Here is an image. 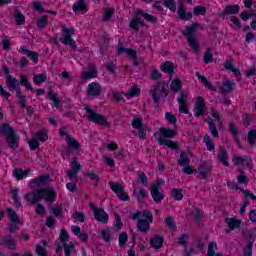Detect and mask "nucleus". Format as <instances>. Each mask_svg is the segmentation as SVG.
Wrapping results in <instances>:
<instances>
[{
	"mask_svg": "<svg viewBox=\"0 0 256 256\" xmlns=\"http://www.w3.org/2000/svg\"><path fill=\"white\" fill-rule=\"evenodd\" d=\"M224 223H226L230 231H235V229H241V225L243 224V221L237 218L226 217L224 219Z\"/></svg>",
	"mask_w": 256,
	"mask_h": 256,
	"instance_id": "5701e85b",
	"label": "nucleus"
},
{
	"mask_svg": "<svg viewBox=\"0 0 256 256\" xmlns=\"http://www.w3.org/2000/svg\"><path fill=\"white\" fill-rule=\"evenodd\" d=\"M20 53H22V55H27L30 61L34 62L35 64L39 63V53L27 49V46H21Z\"/></svg>",
	"mask_w": 256,
	"mask_h": 256,
	"instance_id": "4be33fe9",
	"label": "nucleus"
},
{
	"mask_svg": "<svg viewBox=\"0 0 256 256\" xmlns=\"http://www.w3.org/2000/svg\"><path fill=\"white\" fill-rule=\"evenodd\" d=\"M236 179L239 185H249V178L247 177V175H245V172L243 171L239 172Z\"/></svg>",
	"mask_w": 256,
	"mask_h": 256,
	"instance_id": "13d9d810",
	"label": "nucleus"
},
{
	"mask_svg": "<svg viewBox=\"0 0 256 256\" xmlns=\"http://www.w3.org/2000/svg\"><path fill=\"white\" fill-rule=\"evenodd\" d=\"M233 163L235 166L241 165L242 167H251L253 165V159H251V156L243 155V156H235Z\"/></svg>",
	"mask_w": 256,
	"mask_h": 256,
	"instance_id": "aec40b11",
	"label": "nucleus"
},
{
	"mask_svg": "<svg viewBox=\"0 0 256 256\" xmlns=\"http://www.w3.org/2000/svg\"><path fill=\"white\" fill-rule=\"evenodd\" d=\"M187 93L180 92V95L177 98L178 105H179V112L183 113L184 115H189V106H187Z\"/></svg>",
	"mask_w": 256,
	"mask_h": 256,
	"instance_id": "a211bd4d",
	"label": "nucleus"
},
{
	"mask_svg": "<svg viewBox=\"0 0 256 256\" xmlns=\"http://www.w3.org/2000/svg\"><path fill=\"white\" fill-rule=\"evenodd\" d=\"M108 185L110 187V189L113 191V193H115V195H119L121 192L124 191L123 186L121 185V183H117V182H108Z\"/></svg>",
	"mask_w": 256,
	"mask_h": 256,
	"instance_id": "09e8293b",
	"label": "nucleus"
},
{
	"mask_svg": "<svg viewBox=\"0 0 256 256\" xmlns=\"http://www.w3.org/2000/svg\"><path fill=\"white\" fill-rule=\"evenodd\" d=\"M47 99H49L51 107L54 109H63V104H61V99L59 98V93L50 90L47 92Z\"/></svg>",
	"mask_w": 256,
	"mask_h": 256,
	"instance_id": "dca6fc26",
	"label": "nucleus"
},
{
	"mask_svg": "<svg viewBox=\"0 0 256 256\" xmlns=\"http://www.w3.org/2000/svg\"><path fill=\"white\" fill-rule=\"evenodd\" d=\"M131 219L138 221L137 228L141 233H147L151 229L153 223V214L149 210L137 211L132 214Z\"/></svg>",
	"mask_w": 256,
	"mask_h": 256,
	"instance_id": "423d86ee",
	"label": "nucleus"
},
{
	"mask_svg": "<svg viewBox=\"0 0 256 256\" xmlns=\"http://www.w3.org/2000/svg\"><path fill=\"white\" fill-rule=\"evenodd\" d=\"M240 7L237 4L227 5L223 11V15H237L239 13Z\"/></svg>",
	"mask_w": 256,
	"mask_h": 256,
	"instance_id": "a18cd8bd",
	"label": "nucleus"
},
{
	"mask_svg": "<svg viewBox=\"0 0 256 256\" xmlns=\"http://www.w3.org/2000/svg\"><path fill=\"white\" fill-rule=\"evenodd\" d=\"M143 19L148 23H151V25H157L159 23L157 17L145 12L144 10L138 9L134 13V17L131 18L129 22V28L135 33H139V27H147V22Z\"/></svg>",
	"mask_w": 256,
	"mask_h": 256,
	"instance_id": "7ed1b4c3",
	"label": "nucleus"
},
{
	"mask_svg": "<svg viewBox=\"0 0 256 256\" xmlns=\"http://www.w3.org/2000/svg\"><path fill=\"white\" fill-rule=\"evenodd\" d=\"M45 81H47V74H45V73L35 74L33 77L34 85H39L40 83H45Z\"/></svg>",
	"mask_w": 256,
	"mask_h": 256,
	"instance_id": "6e6d98bb",
	"label": "nucleus"
},
{
	"mask_svg": "<svg viewBox=\"0 0 256 256\" xmlns=\"http://www.w3.org/2000/svg\"><path fill=\"white\" fill-rule=\"evenodd\" d=\"M2 243L10 251H14V249L17 248V243H15V240H13V236L11 235L4 236L2 239Z\"/></svg>",
	"mask_w": 256,
	"mask_h": 256,
	"instance_id": "58836bf2",
	"label": "nucleus"
},
{
	"mask_svg": "<svg viewBox=\"0 0 256 256\" xmlns=\"http://www.w3.org/2000/svg\"><path fill=\"white\" fill-rule=\"evenodd\" d=\"M127 241H129V235H127V232H122L118 237L119 247H125Z\"/></svg>",
	"mask_w": 256,
	"mask_h": 256,
	"instance_id": "338daca9",
	"label": "nucleus"
},
{
	"mask_svg": "<svg viewBox=\"0 0 256 256\" xmlns=\"http://www.w3.org/2000/svg\"><path fill=\"white\" fill-rule=\"evenodd\" d=\"M241 193H243V199H242V206L249 207V199H252V201H255L256 196L253 194V192L245 189H240Z\"/></svg>",
	"mask_w": 256,
	"mask_h": 256,
	"instance_id": "473e14b6",
	"label": "nucleus"
},
{
	"mask_svg": "<svg viewBox=\"0 0 256 256\" xmlns=\"http://www.w3.org/2000/svg\"><path fill=\"white\" fill-rule=\"evenodd\" d=\"M178 18L180 21H191L193 19V12H187L183 1L178 3Z\"/></svg>",
	"mask_w": 256,
	"mask_h": 256,
	"instance_id": "f3484780",
	"label": "nucleus"
},
{
	"mask_svg": "<svg viewBox=\"0 0 256 256\" xmlns=\"http://www.w3.org/2000/svg\"><path fill=\"white\" fill-rule=\"evenodd\" d=\"M101 91V84H99V82L89 83L86 89L88 97H99L101 95Z\"/></svg>",
	"mask_w": 256,
	"mask_h": 256,
	"instance_id": "6ab92c4d",
	"label": "nucleus"
},
{
	"mask_svg": "<svg viewBox=\"0 0 256 256\" xmlns=\"http://www.w3.org/2000/svg\"><path fill=\"white\" fill-rule=\"evenodd\" d=\"M6 213L8 219L11 221V223L8 225L9 233H15V231L18 229L17 225L21 224V218H19L17 211L11 207L6 208Z\"/></svg>",
	"mask_w": 256,
	"mask_h": 256,
	"instance_id": "f8f14e48",
	"label": "nucleus"
},
{
	"mask_svg": "<svg viewBox=\"0 0 256 256\" xmlns=\"http://www.w3.org/2000/svg\"><path fill=\"white\" fill-rule=\"evenodd\" d=\"M233 89H235V82L233 80H227L219 87V91L222 92L223 95L231 93Z\"/></svg>",
	"mask_w": 256,
	"mask_h": 256,
	"instance_id": "c756f323",
	"label": "nucleus"
},
{
	"mask_svg": "<svg viewBox=\"0 0 256 256\" xmlns=\"http://www.w3.org/2000/svg\"><path fill=\"white\" fill-rule=\"evenodd\" d=\"M150 195L154 203H161L163 199H165V194H163L159 189L150 188Z\"/></svg>",
	"mask_w": 256,
	"mask_h": 256,
	"instance_id": "e433bc0d",
	"label": "nucleus"
},
{
	"mask_svg": "<svg viewBox=\"0 0 256 256\" xmlns=\"http://www.w3.org/2000/svg\"><path fill=\"white\" fill-rule=\"evenodd\" d=\"M29 173H31V169L23 170L21 168H16L13 171L16 181H23V179H27V177H29Z\"/></svg>",
	"mask_w": 256,
	"mask_h": 256,
	"instance_id": "c85d7f7f",
	"label": "nucleus"
},
{
	"mask_svg": "<svg viewBox=\"0 0 256 256\" xmlns=\"http://www.w3.org/2000/svg\"><path fill=\"white\" fill-rule=\"evenodd\" d=\"M65 135H66V142L68 145V149L66 150V153H71V151H79V149H81V144L79 143V140L67 134V126H64L59 130L60 137H65Z\"/></svg>",
	"mask_w": 256,
	"mask_h": 256,
	"instance_id": "9b49d317",
	"label": "nucleus"
},
{
	"mask_svg": "<svg viewBox=\"0 0 256 256\" xmlns=\"http://www.w3.org/2000/svg\"><path fill=\"white\" fill-rule=\"evenodd\" d=\"M14 18L17 25L25 24V15H23V13H21L18 8L14 10Z\"/></svg>",
	"mask_w": 256,
	"mask_h": 256,
	"instance_id": "3c124183",
	"label": "nucleus"
},
{
	"mask_svg": "<svg viewBox=\"0 0 256 256\" xmlns=\"http://www.w3.org/2000/svg\"><path fill=\"white\" fill-rule=\"evenodd\" d=\"M0 135H4L5 142L9 149H18L19 148V134L17 130L11 127L10 123L0 124Z\"/></svg>",
	"mask_w": 256,
	"mask_h": 256,
	"instance_id": "39448f33",
	"label": "nucleus"
},
{
	"mask_svg": "<svg viewBox=\"0 0 256 256\" xmlns=\"http://www.w3.org/2000/svg\"><path fill=\"white\" fill-rule=\"evenodd\" d=\"M73 37H75V27H62V38H60L61 44L71 47L72 51H77V42Z\"/></svg>",
	"mask_w": 256,
	"mask_h": 256,
	"instance_id": "0eeeda50",
	"label": "nucleus"
},
{
	"mask_svg": "<svg viewBox=\"0 0 256 256\" xmlns=\"http://www.w3.org/2000/svg\"><path fill=\"white\" fill-rule=\"evenodd\" d=\"M170 195L174 201H183V189L181 188H172L170 191Z\"/></svg>",
	"mask_w": 256,
	"mask_h": 256,
	"instance_id": "ea45409f",
	"label": "nucleus"
},
{
	"mask_svg": "<svg viewBox=\"0 0 256 256\" xmlns=\"http://www.w3.org/2000/svg\"><path fill=\"white\" fill-rule=\"evenodd\" d=\"M203 143L206 145L207 151H209L210 153H213L215 151V142H213L209 134H206L204 136Z\"/></svg>",
	"mask_w": 256,
	"mask_h": 256,
	"instance_id": "79ce46f5",
	"label": "nucleus"
},
{
	"mask_svg": "<svg viewBox=\"0 0 256 256\" xmlns=\"http://www.w3.org/2000/svg\"><path fill=\"white\" fill-rule=\"evenodd\" d=\"M199 29L198 23H192L190 26H187L184 30V35L187 37L188 45L193 49V51H199V44L197 43V39L193 36V33Z\"/></svg>",
	"mask_w": 256,
	"mask_h": 256,
	"instance_id": "9d476101",
	"label": "nucleus"
},
{
	"mask_svg": "<svg viewBox=\"0 0 256 256\" xmlns=\"http://www.w3.org/2000/svg\"><path fill=\"white\" fill-rule=\"evenodd\" d=\"M192 215L196 223H201V221H203V217H205V212H203L199 208H195L194 211L192 212Z\"/></svg>",
	"mask_w": 256,
	"mask_h": 256,
	"instance_id": "603ef678",
	"label": "nucleus"
},
{
	"mask_svg": "<svg viewBox=\"0 0 256 256\" xmlns=\"http://www.w3.org/2000/svg\"><path fill=\"white\" fill-rule=\"evenodd\" d=\"M217 158L224 167H231V163H229V152H227V149L220 147Z\"/></svg>",
	"mask_w": 256,
	"mask_h": 256,
	"instance_id": "b1692460",
	"label": "nucleus"
},
{
	"mask_svg": "<svg viewBox=\"0 0 256 256\" xmlns=\"http://www.w3.org/2000/svg\"><path fill=\"white\" fill-rule=\"evenodd\" d=\"M196 77L198 79V81L204 85V87H207L208 89H210V91H217V87L213 86V84H211V82H209V79H207V77H205L204 75H201V73L196 72Z\"/></svg>",
	"mask_w": 256,
	"mask_h": 256,
	"instance_id": "72a5a7b5",
	"label": "nucleus"
},
{
	"mask_svg": "<svg viewBox=\"0 0 256 256\" xmlns=\"http://www.w3.org/2000/svg\"><path fill=\"white\" fill-rule=\"evenodd\" d=\"M164 223L166 227L170 229V231H177V224L175 223L173 216H167L164 219Z\"/></svg>",
	"mask_w": 256,
	"mask_h": 256,
	"instance_id": "8fccbe9b",
	"label": "nucleus"
},
{
	"mask_svg": "<svg viewBox=\"0 0 256 256\" xmlns=\"http://www.w3.org/2000/svg\"><path fill=\"white\" fill-rule=\"evenodd\" d=\"M16 98L21 109H26V115H28V117H31L33 115V107L27 106V95L21 90H17Z\"/></svg>",
	"mask_w": 256,
	"mask_h": 256,
	"instance_id": "2eb2a0df",
	"label": "nucleus"
},
{
	"mask_svg": "<svg viewBox=\"0 0 256 256\" xmlns=\"http://www.w3.org/2000/svg\"><path fill=\"white\" fill-rule=\"evenodd\" d=\"M193 15H195L196 17H199V15H207V8L203 5L195 6L193 9Z\"/></svg>",
	"mask_w": 256,
	"mask_h": 256,
	"instance_id": "4d7b16f0",
	"label": "nucleus"
},
{
	"mask_svg": "<svg viewBox=\"0 0 256 256\" xmlns=\"http://www.w3.org/2000/svg\"><path fill=\"white\" fill-rule=\"evenodd\" d=\"M178 165H180V167L191 165V159H189V156H187L186 152L180 153V157L178 159Z\"/></svg>",
	"mask_w": 256,
	"mask_h": 256,
	"instance_id": "49530a36",
	"label": "nucleus"
},
{
	"mask_svg": "<svg viewBox=\"0 0 256 256\" xmlns=\"http://www.w3.org/2000/svg\"><path fill=\"white\" fill-rule=\"evenodd\" d=\"M246 139L248 141V145H255V143H256V130L255 129H251L247 133Z\"/></svg>",
	"mask_w": 256,
	"mask_h": 256,
	"instance_id": "e2e57ef3",
	"label": "nucleus"
},
{
	"mask_svg": "<svg viewBox=\"0 0 256 256\" xmlns=\"http://www.w3.org/2000/svg\"><path fill=\"white\" fill-rule=\"evenodd\" d=\"M34 138L39 142L43 143L45 141H48L49 135L45 131H39L35 134Z\"/></svg>",
	"mask_w": 256,
	"mask_h": 256,
	"instance_id": "69168bd1",
	"label": "nucleus"
},
{
	"mask_svg": "<svg viewBox=\"0 0 256 256\" xmlns=\"http://www.w3.org/2000/svg\"><path fill=\"white\" fill-rule=\"evenodd\" d=\"M11 197L16 209H19L22 205L21 200L19 199V188H13L11 190Z\"/></svg>",
	"mask_w": 256,
	"mask_h": 256,
	"instance_id": "c03bdc74",
	"label": "nucleus"
},
{
	"mask_svg": "<svg viewBox=\"0 0 256 256\" xmlns=\"http://www.w3.org/2000/svg\"><path fill=\"white\" fill-rule=\"evenodd\" d=\"M131 126L133 127V129H136V130L143 129V118H140V117L133 118L131 121Z\"/></svg>",
	"mask_w": 256,
	"mask_h": 256,
	"instance_id": "052dcab7",
	"label": "nucleus"
},
{
	"mask_svg": "<svg viewBox=\"0 0 256 256\" xmlns=\"http://www.w3.org/2000/svg\"><path fill=\"white\" fill-rule=\"evenodd\" d=\"M160 71L172 77V75L175 73V65L171 61H165L160 65Z\"/></svg>",
	"mask_w": 256,
	"mask_h": 256,
	"instance_id": "bb28decb",
	"label": "nucleus"
},
{
	"mask_svg": "<svg viewBox=\"0 0 256 256\" xmlns=\"http://www.w3.org/2000/svg\"><path fill=\"white\" fill-rule=\"evenodd\" d=\"M253 243H255V240H250L246 247L243 250L244 256H253Z\"/></svg>",
	"mask_w": 256,
	"mask_h": 256,
	"instance_id": "0e129e2a",
	"label": "nucleus"
},
{
	"mask_svg": "<svg viewBox=\"0 0 256 256\" xmlns=\"http://www.w3.org/2000/svg\"><path fill=\"white\" fill-rule=\"evenodd\" d=\"M162 5L169 9V11L172 13L177 11V4L175 3V0H162Z\"/></svg>",
	"mask_w": 256,
	"mask_h": 256,
	"instance_id": "864d4df0",
	"label": "nucleus"
},
{
	"mask_svg": "<svg viewBox=\"0 0 256 256\" xmlns=\"http://www.w3.org/2000/svg\"><path fill=\"white\" fill-rule=\"evenodd\" d=\"M159 145H163L164 147H168L169 149H173V151L177 150L178 147H180V143L177 141L165 139V138H156Z\"/></svg>",
	"mask_w": 256,
	"mask_h": 256,
	"instance_id": "393cba45",
	"label": "nucleus"
},
{
	"mask_svg": "<svg viewBox=\"0 0 256 256\" xmlns=\"http://www.w3.org/2000/svg\"><path fill=\"white\" fill-rule=\"evenodd\" d=\"M160 135L164 139H173V137H177L178 133L175 129L162 127L160 128Z\"/></svg>",
	"mask_w": 256,
	"mask_h": 256,
	"instance_id": "4c0bfd02",
	"label": "nucleus"
},
{
	"mask_svg": "<svg viewBox=\"0 0 256 256\" xmlns=\"http://www.w3.org/2000/svg\"><path fill=\"white\" fill-rule=\"evenodd\" d=\"M24 199L31 203V205H37L39 201H46V203L53 204L57 201V192L51 187H44L37 189L36 191L28 192L24 195Z\"/></svg>",
	"mask_w": 256,
	"mask_h": 256,
	"instance_id": "f257e3e1",
	"label": "nucleus"
},
{
	"mask_svg": "<svg viewBox=\"0 0 256 256\" xmlns=\"http://www.w3.org/2000/svg\"><path fill=\"white\" fill-rule=\"evenodd\" d=\"M123 53H126V55L130 59H135V57H136V50L131 49V48H126L121 43H118V45L116 47V55H123Z\"/></svg>",
	"mask_w": 256,
	"mask_h": 256,
	"instance_id": "412c9836",
	"label": "nucleus"
},
{
	"mask_svg": "<svg viewBox=\"0 0 256 256\" xmlns=\"http://www.w3.org/2000/svg\"><path fill=\"white\" fill-rule=\"evenodd\" d=\"M60 243L62 245H67L69 243V233L65 229L60 230V235H59Z\"/></svg>",
	"mask_w": 256,
	"mask_h": 256,
	"instance_id": "680f3d73",
	"label": "nucleus"
},
{
	"mask_svg": "<svg viewBox=\"0 0 256 256\" xmlns=\"http://www.w3.org/2000/svg\"><path fill=\"white\" fill-rule=\"evenodd\" d=\"M50 213H52L54 217H56V219H60L61 221L65 219V217L63 216V206H52L50 209Z\"/></svg>",
	"mask_w": 256,
	"mask_h": 256,
	"instance_id": "37998d69",
	"label": "nucleus"
},
{
	"mask_svg": "<svg viewBox=\"0 0 256 256\" xmlns=\"http://www.w3.org/2000/svg\"><path fill=\"white\" fill-rule=\"evenodd\" d=\"M194 117L199 119V117H203L205 113H207V101L203 96H198L196 98L194 108H193Z\"/></svg>",
	"mask_w": 256,
	"mask_h": 256,
	"instance_id": "4468645a",
	"label": "nucleus"
},
{
	"mask_svg": "<svg viewBox=\"0 0 256 256\" xmlns=\"http://www.w3.org/2000/svg\"><path fill=\"white\" fill-rule=\"evenodd\" d=\"M163 78V74H161V72H159V70H157L155 68V66H151L150 67V80L151 81H159V79Z\"/></svg>",
	"mask_w": 256,
	"mask_h": 256,
	"instance_id": "de8ad7c7",
	"label": "nucleus"
},
{
	"mask_svg": "<svg viewBox=\"0 0 256 256\" xmlns=\"http://www.w3.org/2000/svg\"><path fill=\"white\" fill-rule=\"evenodd\" d=\"M84 109L86 111V117L89 119V121L96 123L97 125H101L102 127H109L107 117L96 113L91 106H86Z\"/></svg>",
	"mask_w": 256,
	"mask_h": 256,
	"instance_id": "6e6552de",
	"label": "nucleus"
},
{
	"mask_svg": "<svg viewBox=\"0 0 256 256\" xmlns=\"http://www.w3.org/2000/svg\"><path fill=\"white\" fill-rule=\"evenodd\" d=\"M49 185H51V177L47 174H41L37 178L31 179L28 187H30V189H37V187L44 188L49 187Z\"/></svg>",
	"mask_w": 256,
	"mask_h": 256,
	"instance_id": "ddd939ff",
	"label": "nucleus"
},
{
	"mask_svg": "<svg viewBox=\"0 0 256 256\" xmlns=\"http://www.w3.org/2000/svg\"><path fill=\"white\" fill-rule=\"evenodd\" d=\"M20 80L13 77L12 75L6 76V85H8L9 91H19V86L25 87L26 91H35L37 97H43L45 95V89L38 88L34 90L33 86H31V82H29V78L25 74H21L19 76Z\"/></svg>",
	"mask_w": 256,
	"mask_h": 256,
	"instance_id": "f03ea898",
	"label": "nucleus"
},
{
	"mask_svg": "<svg viewBox=\"0 0 256 256\" xmlns=\"http://www.w3.org/2000/svg\"><path fill=\"white\" fill-rule=\"evenodd\" d=\"M206 122L208 123V129L212 137H214V139L219 137V131L217 130V124H215V121H213V119H209L206 120Z\"/></svg>",
	"mask_w": 256,
	"mask_h": 256,
	"instance_id": "a19ab883",
	"label": "nucleus"
},
{
	"mask_svg": "<svg viewBox=\"0 0 256 256\" xmlns=\"http://www.w3.org/2000/svg\"><path fill=\"white\" fill-rule=\"evenodd\" d=\"M165 241V238L161 235H156L150 239V247L153 249H161L163 247V243Z\"/></svg>",
	"mask_w": 256,
	"mask_h": 256,
	"instance_id": "f704fd0d",
	"label": "nucleus"
},
{
	"mask_svg": "<svg viewBox=\"0 0 256 256\" xmlns=\"http://www.w3.org/2000/svg\"><path fill=\"white\" fill-rule=\"evenodd\" d=\"M169 84L165 81H158L156 84L151 88L150 95L152 97L153 102L155 103L154 109L159 111L161 106V99H167L169 97Z\"/></svg>",
	"mask_w": 256,
	"mask_h": 256,
	"instance_id": "20e7f679",
	"label": "nucleus"
},
{
	"mask_svg": "<svg viewBox=\"0 0 256 256\" xmlns=\"http://www.w3.org/2000/svg\"><path fill=\"white\" fill-rule=\"evenodd\" d=\"M203 61L206 65H209V63H212L213 61V53L211 52V48H207L204 53Z\"/></svg>",
	"mask_w": 256,
	"mask_h": 256,
	"instance_id": "774afa93",
	"label": "nucleus"
},
{
	"mask_svg": "<svg viewBox=\"0 0 256 256\" xmlns=\"http://www.w3.org/2000/svg\"><path fill=\"white\" fill-rule=\"evenodd\" d=\"M229 131L238 147V149H242L241 147V140L239 139V129H237V126L233 124V122L228 123Z\"/></svg>",
	"mask_w": 256,
	"mask_h": 256,
	"instance_id": "a878e982",
	"label": "nucleus"
},
{
	"mask_svg": "<svg viewBox=\"0 0 256 256\" xmlns=\"http://www.w3.org/2000/svg\"><path fill=\"white\" fill-rule=\"evenodd\" d=\"M72 11L74 13H87V2L85 0H78L73 4Z\"/></svg>",
	"mask_w": 256,
	"mask_h": 256,
	"instance_id": "7c9ffc66",
	"label": "nucleus"
},
{
	"mask_svg": "<svg viewBox=\"0 0 256 256\" xmlns=\"http://www.w3.org/2000/svg\"><path fill=\"white\" fill-rule=\"evenodd\" d=\"M47 25H49V18L47 16H42L36 22V27H38V29H45Z\"/></svg>",
	"mask_w": 256,
	"mask_h": 256,
	"instance_id": "bf43d9fd",
	"label": "nucleus"
},
{
	"mask_svg": "<svg viewBox=\"0 0 256 256\" xmlns=\"http://www.w3.org/2000/svg\"><path fill=\"white\" fill-rule=\"evenodd\" d=\"M198 173L201 176V179H209V175L211 174V166H209L207 163H201L198 167Z\"/></svg>",
	"mask_w": 256,
	"mask_h": 256,
	"instance_id": "cd10ccee",
	"label": "nucleus"
},
{
	"mask_svg": "<svg viewBox=\"0 0 256 256\" xmlns=\"http://www.w3.org/2000/svg\"><path fill=\"white\" fill-rule=\"evenodd\" d=\"M99 71H97V68L95 66H92L89 68L88 71L82 73V80L83 81H89V79H95L98 75Z\"/></svg>",
	"mask_w": 256,
	"mask_h": 256,
	"instance_id": "c9c22d12",
	"label": "nucleus"
},
{
	"mask_svg": "<svg viewBox=\"0 0 256 256\" xmlns=\"http://www.w3.org/2000/svg\"><path fill=\"white\" fill-rule=\"evenodd\" d=\"M181 89H183V82L179 78H174L170 83V91L176 95L177 93H181Z\"/></svg>",
	"mask_w": 256,
	"mask_h": 256,
	"instance_id": "2f4dec72",
	"label": "nucleus"
},
{
	"mask_svg": "<svg viewBox=\"0 0 256 256\" xmlns=\"http://www.w3.org/2000/svg\"><path fill=\"white\" fill-rule=\"evenodd\" d=\"M72 219H75L78 223H85V221H87V214L76 211L72 214Z\"/></svg>",
	"mask_w": 256,
	"mask_h": 256,
	"instance_id": "5fc2aeb1",
	"label": "nucleus"
},
{
	"mask_svg": "<svg viewBox=\"0 0 256 256\" xmlns=\"http://www.w3.org/2000/svg\"><path fill=\"white\" fill-rule=\"evenodd\" d=\"M89 207L92 211V215L97 221V223H102L103 225H107L109 223V214L105 211V209L98 207L95 203L90 202Z\"/></svg>",
	"mask_w": 256,
	"mask_h": 256,
	"instance_id": "1a4fd4ad",
	"label": "nucleus"
}]
</instances>
